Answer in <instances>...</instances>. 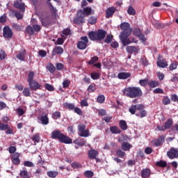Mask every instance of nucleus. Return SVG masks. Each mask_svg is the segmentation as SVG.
<instances>
[{
    "instance_id": "nucleus-57",
    "label": "nucleus",
    "mask_w": 178,
    "mask_h": 178,
    "mask_svg": "<svg viewBox=\"0 0 178 178\" xmlns=\"http://www.w3.org/2000/svg\"><path fill=\"white\" fill-rule=\"evenodd\" d=\"M9 127H10L9 124L0 122V130L1 131L8 130V129H9Z\"/></svg>"
},
{
    "instance_id": "nucleus-45",
    "label": "nucleus",
    "mask_w": 178,
    "mask_h": 178,
    "mask_svg": "<svg viewBox=\"0 0 178 178\" xmlns=\"http://www.w3.org/2000/svg\"><path fill=\"white\" fill-rule=\"evenodd\" d=\"M71 167L73 169H81V168H83V165L79 162H73L71 164Z\"/></svg>"
},
{
    "instance_id": "nucleus-48",
    "label": "nucleus",
    "mask_w": 178,
    "mask_h": 178,
    "mask_svg": "<svg viewBox=\"0 0 178 178\" xmlns=\"http://www.w3.org/2000/svg\"><path fill=\"white\" fill-rule=\"evenodd\" d=\"M99 58L98 56H95L91 58V59L88 62V65H94V63H97L98 62Z\"/></svg>"
},
{
    "instance_id": "nucleus-7",
    "label": "nucleus",
    "mask_w": 178,
    "mask_h": 178,
    "mask_svg": "<svg viewBox=\"0 0 178 178\" xmlns=\"http://www.w3.org/2000/svg\"><path fill=\"white\" fill-rule=\"evenodd\" d=\"M86 17L84 16V13L83 11H78L76 12V16L74 18V23L75 24H84L86 23Z\"/></svg>"
},
{
    "instance_id": "nucleus-47",
    "label": "nucleus",
    "mask_w": 178,
    "mask_h": 178,
    "mask_svg": "<svg viewBox=\"0 0 178 178\" xmlns=\"http://www.w3.org/2000/svg\"><path fill=\"white\" fill-rule=\"evenodd\" d=\"M112 41H113V35H107L106 38L104 39V42H106V44H111Z\"/></svg>"
},
{
    "instance_id": "nucleus-60",
    "label": "nucleus",
    "mask_w": 178,
    "mask_h": 178,
    "mask_svg": "<svg viewBox=\"0 0 178 178\" xmlns=\"http://www.w3.org/2000/svg\"><path fill=\"white\" fill-rule=\"evenodd\" d=\"M44 87H45L46 90H47V91H55V88H54L52 86V85H51L49 83H46L44 85Z\"/></svg>"
},
{
    "instance_id": "nucleus-64",
    "label": "nucleus",
    "mask_w": 178,
    "mask_h": 178,
    "mask_svg": "<svg viewBox=\"0 0 178 178\" xmlns=\"http://www.w3.org/2000/svg\"><path fill=\"white\" fill-rule=\"evenodd\" d=\"M24 166H27L28 168H34V163L31 161H24Z\"/></svg>"
},
{
    "instance_id": "nucleus-42",
    "label": "nucleus",
    "mask_w": 178,
    "mask_h": 178,
    "mask_svg": "<svg viewBox=\"0 0 178 178\" xmlns=\"http://www.w3.org/2000/svg\"><path fill=\"white\" fill-rule=\"evenodd\" d=\"M32 141L34 142V145H37V143H40V134H35L32 138H31Z\"/></svg>"
},
{
    "instance_id": "nucleus-39",
    "label": "nucleus",
    "mask_w": 178,
    "mask_h": 178,
    "mask_svg": "<svg viewBox=\"0 0 178 178\" xmlns=\"http://www.w3.org/2000/svg\"><path fill=\"white\" fill-rule=\"evenodd\" d=\"M19 176L22 178H29L30 175L29 174V172L26 170H21L19 172Z\"/></svg>"
},
{
    "instance_id": "nucleus-17",
    "label": "nucleus",
    "mask_w": 178,
    "mask_h": 178,
    "mask_svg": "<svg viewBox=\"0 0 178 178\" xmlns=\"http://www.w3.org/2000/svg\"><path fill=\"white\" fill-rule=\"evenodd\" d=\"M40 20L43 27H48V26H51V18H49V16L41 17H40Z\"/></svg>"
},
{
    "instance_id": "nucleus-41",
    "label": "nucleus",
    "mask_w": 178,
    "mask_h": 178,
    "mask_svg": "<svg viewBox=\"0 0 178 178\" xmlns=\"http://www.w3.org/2000/svg\"><path fill=\"white\" fill-rule=\"evenodd\" d=\"M115 155L118 158H124V156H126V152H123L122 149H118L115 152Z\"/></svg>"
},
{
    "instance_id": "nucleus-27",
    "label": "nucleus",
    "mask_w": 178,
    "mask_h": 178,
    "mask_svg": "<svg viewBox=\"0 0 178 178\" xmlns=\"http://www.w3.org/2000/svg\"><path fill=\"white\" fill-rule=\"evenodd\" d=\"M133 145L128 142H123L121 145V149L122 151H130Z\"/></svg>"
},
{
    "instance_id": "nucleus-14",
    "label": "nucleus",
    "mask_w": 178,
    "mask_h": 178,
    "mask_svg": "<svg viewBox=\"0 0 178 178\" xmlns=\"http://www.w3.org/2000/svg\"><path fill=\"white\" fill-rule=\"evenodd\" d=\"M3 37L4 38H12L13 37V31H12V29H10V27L6 26H4L3 29Z\"/></svg>"
},
{
    "instance_id": "nucleus-20",
    "label": "nucleus",
    "mask_w": 178,
    "mask_h": 178,
    "mask_svg": "<svg viewBox=\"0 0 178 178\" xmlns=\"http://www.w3.org/2000/svg\"><path fill=\"white\" fill-rule=\"evenodd\" d=\"M151 169L148 168H143L140 172V176L142 178H149L151 177Z\"/></svg>"
},
{
    "instance_id": "nucleus-62",
    "label": "nucleus",
    "mask_w": 178,
    "mask_h": 178,
    "mask_svg": "<svg viewBox=\"0 0 178 178\" xmlns=\"http://www.w3.org/2000/svg\"><path fill=\"white\" fill-rule=\"evenodd\" d=\"M6 20H7V17L6 14L0 17V23L1 24H5L6 23Z\"/></svg>"
},
{
    "instance_id": "nucleus-2",
    "label": "nucleus",
    "mask_w": 178,
    "mask_h": 178,
    "mask_svg": "<svg viewBox=\"0 0 178 178\" xmlns=\"http://www.w3.org/2000/svg\"><path fill=\"white\" fill-rule=\"evenodd\" d=\"M145 109V106L143 104H134L129 108V112L131 115H136L138 118H145L147 116V111Z\"/></svg>"
},
{
    "instance_id": "nucleus-16",
    "label": "nucleus",
    "mask_w": 178,
    "mask_h": 178,
    "mask_svg": "<svg viewBox=\"0 0 178 178\" xmlns=\"http://www.w3.org/2000/svg\"><path fill=\"white\" fill-rule=\"evenodd\" d=\"M165 142V136H160L158 138L154 139L152 141V144L154 145V147H161Z\"/></svg>"
},
{
    "instance_id": "nucleus-31",
    "label": "nucleus",
    "mask_w": 178,
    "mask_h": 178,
    "mask_svg": "<svg viewBox=\"0 0 178 178\" xmlns=\"http://www.w3.org/2000/svg\"><path fill=\"white\" fill-rule=\"evenodd\" d=\"M16 58L17 59H19V60H24V59H26V50L19 51L17 54Z\"/></svg>"
},
{
    "instance_id": "nucleus-32",
    "label": "nucleus",
    "mask_w": 178,
    "mask_h": 178,
    "mask_svg": "<svg viewBox=\"0 0 178 178\" xmlns=\"http://www.w3.org/2000/svg\"><path fill=\"white\" fill-rule=\"evenodd\" d=\"M165 129L166 130H169V129H172L173 126V119L169 118L165 123H164Z\"/></svg>"
},
{
    "instance_id": "nucleus-12",
    "label": "nucleus",
    "mask_w": 178,
    "mask_h": 178,
    "mask_svg": "<svg viewBox=\"0 0 178 178\" xmlns=\"http://www.w3.org/2000/svg\"><path fill=\"white\" fill-rule=\"evenodd\" d=\"M38 120H39L43 126H47V124H49V118L47 113H42L40 117H38Z\"/></svg>"
},
{
    "instance_id": "nucleus-35",
    "label": "nucleus",
    "mask_w": 178,
    "mask_h": 178,
    "mask_svg": "<svg viewBox=\"0 0 178 178\" xmlns=\"http://www.w3.org/2000/svg\"><path fill=\"white\" fill-rule=\"evenodd\" d=\"M47 69L50 73H55V70H56L55 65L51 63L47 64Z\"/></svg>"
},
{
    "instance_id": "nucleus-44",
    "label": "nucleus",
    "mask_w": 178,
    "mask_h": 178,
    "mask_svg": "<svg viewBox=\"0 0 178 178\" xmlns=\"http://www.w3.org/2000/svg\"><path fill=\"white\" fill-rule=\"evenodd\" d=\"M149 86L151 88H155V87L159 86V82L156 81H149Z\"/></svg>"
},
{
    "instance_id": "nucleus-30",
    "label": "nucleus",
    "mask_w": 178,
    "mask_h": 178,
    "mask_svg": "<svg viewBox=\"0 0 178 178\" xmlns=\"http://www.w3.org/2000/svg\"><path fill=\"white\" fill-rule=\"evenodd\" d=\"M110 131L112 133V134H120L122 133V130H120L118 126L111 127Z\"/></svg>"
},
{
    "instance_id": "nucleus-22",
    "label": "nucleus",
    "mask_w": 178,
    "mask_h": 178,
    "mask_svg": "<svg viewBox=\"0 0 178 178\" xmlns=\"http://www.w3.org/2000/svg\"><path fill=\"white\" fill-rule=\"evenodd\" d=\"M88 156L89 159H97L98 156V151L95 149H90L88 152Z\"/></svg>"
},
{
    "instance_id": "nucleus-50",
    "label": "nucleus",
    "mask_w": 178,
    "mask_h": 178,
    "mask_svg": "<svg viewBox=\"0 0 178 178\" xmlns=\"http://www.w3.org/2000/svg\"><path fill=\"white\" fill-rule=\"evenodd\" d=\"M97 102L98 104H104L105 102V95H99L97 98Z\"/></svg>"
},
{
    "instance_id": "nucleus-9",
    "label": "nucleus",
    "mask_w": 178,
    "mask_h": 178,
    "mask_svg": "<svg viewBox=\"0 0 178 178\" xmlns=\"http://www.w3.org/2000/svg\"><path fill=\"white\" fill-rule=\"evenodd\" d=\"M132 33L133 35H135V37H138V40L142 41V42H145V41H147L145 35L143 33V31L140 28H134L132 29Z\"/></svg>"
},
{
    "instance_id": "nucleus-10",
    "label": "nucleus",
    "mask_w": 178,
    "mask_h": 178,
    "mask_svg": "<svg viewBox=\"0 0 178 178\" xmlns=\"http://www.w3.org/2000/svg\"><path fill=\"white\" fill-rule=\"evenodd\" d=\"M86 126L84 124H79L78 125V130L79 133L80 137H89L90 136V129H86Z\"/></svg>"
},
{
    "instance_id": "nucleus-51",
    "label": "nucleus",
    "mask_w": 178,
    "mask_h": 178,
    "mask_svg": "<svg viewBox=\"0 0 178 178\" xmlns=\"http://www.w3.org/2000/svg\"><path fill=\"white\" fill-rule=\"evenodd\" d=\"M128 15H130V16H134L136 15V10L133 6H129L127 10Z\"/></svg>"
},
{
    "instance_id": "nucleus-49",
    "label": "nucleus",
    "mask_w": 178,
    "mask_h": 178,
    "mask_svg": "<svg viewBox=\"0 0 178 178\" xmlns=\"http://www.w3.org/2000/svg\"><path fill=\"white\" fill-rule=\"evenodd\" d=\"M28 83H31V81H34V72L30 71L28 74Z\"/></svg>"
},
{
    "instance_id": "nucleus-54",
    "label": "nucleus",
    "mask_w": 178,
    "mask_h": 178,
    "mask_svg": "<svg viewBox=\"0 0 178 178\" xmlns=\"http://www.w3.org/2000/svg\"><path fill=\"white\" fill-rule=\"evenodd\" d=\"M12 27L14 28V29L17 31H22V30H23V26L16 23L13 24Z\"/></svg>"
},
{
    "instance_id": "nucleus-3",
    "label": "nucleus",
    "mask_w": 178,
    "mask_h": 178,
    "mask_svg": "<svg viewBox=\"0 0 178 178\" xmlns=\"http://www.w3.org/2000/svg\"><path fill=\"white\" fill-rule=\"evenodd\" d=\"M51 138L54 140H58L60 143L63 144H72L73 140L70 137L65 135L63 133L60 132V130H54L51 132Z\"/></svg>"
},
{
    "instance_id": "nucleus-28",
    "label": "nucleus",
    "mask_w": 178,
    "mask_h": 178,
    "mask_svg": "<svg viewBox=\"0 0 178 178\" xmlns=\"http://www.w3.org/2000/svg\"><path fill=\"white\" fill-rule=\"evenodd\" d=\"M156 63L159 67L165 68V67H167L168 66V62H166V60L164 59L158 58Z\"/></svg>"
},
{
    "instance_id": "nucleus-11",
    "label": "nucleus",
    "mask_w": 178,
    "mask_h": 178,
    "mask_svg": "<svg viewBox=\"0 0 178 178\" xmlns=\"http://www.w3.org/2000/svg\"><path fill=\"white\" fill-rule=\"evenodd\" d=\"M80 41L77 43L78 49L83 50L86 49L88 47L87 44L88 43V38L87 36H83L81 38Z\"/></svg>"
},
{
    "instance_id": "nucleus-52",
    "label": "nucleus",
    "mask_w": 178,
    "mask_h": 178,
    "mask_svg": "<svg viewBox=\"0 0 178 178\" xmlns=\"http://www.w3.org/2000/svg\"><path fill=\"white\" fill-rule=\"evenodd\" d=\"M177 65H178V63L177 61L172 62L169 66L170 70L171 71L176 70L177 69Z\"/></svg>"
},
{
    "instance_id": "nucleus-1",
    "label": "nucleus",
    "mask_w": 178,
    "mask_h": 178,
    "mask_svg": "<svg viewBox=\"0 0 178 178\" xmlns=\"http://www.w3.org/2000/svg\"><path fill=\"white\" fill-rule=\"evenodd\" d=\"M123 95L128 98H140L143 96V90L140 87L130 86L124 89Z\"/></svg>"
},
{
    "instance_id": "nucleus-15",
    "label": "nucleus",
    "mask_w": 178,
    "mask_h": 178,
    "mask_svg": "<svg viewBox=\"0 0 178 178\" xmlns=\"http://www.w3.org/2000/svg\"><path fill=\"white\" fill-rule=\"evenodd\" d=\"M79 11H81L83 13L85 17H88V16H91V15H94L95 13V10H92L91 7H84L82 10L80 9Z\"/></svg>"
},
{
    "instance_id": "nucleus-8",
    "label": "nucleus",
    "mask_w": 178,
    "mask_h": 178,
    "mask_svg": "<svg viewBox=\"0 0 178 178\" xmlns=\"http://www.w3.org/2000/svg\"><path fill=\"white\" fill-rule=\"evenodd\" d=\"M130 35L125 36L124 38H122V39H120L121 41V43L124 47H127V45H130V44H137L138 42V40L134 37H131L130 39L129 38Z\"/></svg>"
},
{
    "instance_id": "nucleus-59",
    "label": "nucleus",
    "mask_w": 178,
    "mask_h": 178,
    "mask_svg": "<svg viewBox=\"0 0 178 178\" xmlns=\"http://www.w3.org/2000/svg\"><path fill=\"white\" fill-rule=\"evenodd\" d=\"M163 105H169L170 104V99H169V97H163Z\"/></svg>"
},
{
    "instance_id": "nucleus-26",
    "label": "nucleus",
    "mask_w": 178,
    "mask_h": 178,
    "mask_svg": "<svg viewBox=\"0 0 178 178\" xmlns=\"http://www.w3.org/2000/svg\"><path fill=\"white\" fill-rule=\"evenodd\" d=\"M126 51L128 54H137V52H138V48L136 46H127Z\"/></svg>"
},
{
    "instance_id": "nucleus-24",
    "label": "nucleus",
    "mask_w": 178,
    "mask_h": 178,
    "mask_svg": "<svg viewBox=\"0 0 178 178\" xmlns=\"http://www.w3.org/2000/svg\"><path fill=\"white\" fill-rule=\"evenodd\" d=\"M14 8L19 9V10H22V12H24V10H26L24 3L19 2V1H15L14 2Z\"/></svg>"
},
{
    "instance_id": "nucleus-21",
    "label": "nucleus",
    "mask_w": 178,
    "mask_h": 178,
    "mask_svg": "<svg viewBox=\"0 0 178 178\" xmlns=\"http://www.w3.org/2000/svg\"><path fill=\"white\" fill-rule=\"evenodd\" d=\"M62 54H63V48L60 46L55 47L52 51V55L54 56L56 55H62Z\"/></svg>"
},
{
    "instance_id": "nucleus-55",
    "label": "nucleus",
    "mask_w": 178,
    "mask_h": 178,
    "mask_svg": "<svg viewBox=\"0 0 178 178\" xmlns=\"http://www.w3.org/2000/svg\"><path fill=\"white\" fill-rule=\"evenodd\" d=\"M85 177L91 178L94 176V172L91 170H86L83 173Z\"/></svg>"
},
{
    "instance_id": "nucleus-56",
    "label": "nucleus",
    "mask_w": 178,
    "mask_h": 178,
    "mask_svg": "<svg viewBox=\"0 0 178 178\" xmlns=\"http://www.w3.org/2000/svg\"><path fill=\"white\" fill-rule=\"evenodd\" d=\"M95 90H97V88H95V85H92V84H90L87 88L88 92H90V93L94 92Z\"/></svg>"
},
{
    "instance_id": "nucleus-58",
    "label": "nucleus",
    "mask_w": 178,
    "mask_h": 178,
    "mask_svg": "<svg viewBox=\"0 0 178 178\" xmlns=\"http://www.w3.org/2000/svg\"><path fill=\"white\" fill-rule=\"evenodd\" d=\"M22 94L24 97H30V88H25L23 90Z\"/></svg>"
},
{
    "instance_id": "nucleus-34",
    "label": "nucleus",
    "mask_w": 178,
    "mask_h": 178,
    "mask_svg": "<svg viewBox=\"0 0 178 178\" xmlns=\"http://www.w3.org/2000/svg\"><path fill=\"white\" fill-rule=\"evenodd\" d=\"M119 126H120V128L121 129V130H123V131L126 130L128 128L127 122H126L123 120H120Z\"/></svg>"
},
{
    "instance_id": "nucleus-6",
    "label": "nucleus",
    "mask_w": 178,
    "mask_h": 178,
    "mask_svg": "<svg viewBox=\"0 0 178 178\" xmlns=\"http://www.w3.org/2000/svg\"><path fill=\"white\" fill-rule=\"evenodd\" d=\"M25 31L29 35H34V33H40L41 31V26L39 24H33L27 26Z\"/></svg>"
},
{
    "instance_id": "nucleus-61",
    "label": "nucleus",
    "mask_w": 178,
    "mask_h": 178,
    "mask_svg": "<svg viewBox=\"0 0 178 178\" xmlns=\"http://www.w3.org/2000/svg\"><path fill=\"white\" fill-rule=\"evenodd\" d=\"M7 55L5 52V50L0 49V59L1 60H3L5 58H6Z\"/></svg>"
},
{
    "instance_id": "nucleus-46",
    "label": "nucleus",
    "mask_w": 178,
    "mask_h": 178,
    "mask_svg": "<svg viewBox=\"0 0 178 178\" xmlns=\"http://www.w3.org/2000/svg\"><path fill=\"white\" fill-rule=\"evenodd\" d=\"M90 76H91V79H92V80H98V79H99V77H101V73L92 72L90 74Z\"/></svg>"
},
{
    "instance_id": "nucleus-29",
    "label": "nucleus",
    "mask_w": 178,
    "mask_h": 178,
    "mask_svg": "<svg viewBox=\"0 0 178 178\" xmlns=\"http://www.w3.org/2000/svg\"><path fill=\"white\" fill-rule=\"evenodd\" d=\"M74 144H76L79 147H83L87 143V140L85 139H76L73 141Z\"/></svg>"
},
{
    "instance_id": "nucleus-38",
    "label": "nucleus",
    "mask_w": 178,
    "mask_h": 178,
    "mask_svg": "<svg viewBox=\"0 0 178 178\" xmlns=\"http://www.w3.org/2000/svg\"><path fill=\"white\" fill-rule=\"evenodd\" d=\"M97 17H95V16H90L88 19V23L92 26V25H94V24H95L97 23Z\"/></svg>"
},
{
    "instance_id": "nucleus-33",
    "label": "nucleus",
    "mask_w": 178,
    "mask_h": 178,
    "mask_svg": "<svg viewBox=\"0 0 178 178\" xmlns=\"http://www.w3.org/2000/svg\"><path fill=\"white\" fill-rule=\"evenodd\" d=\"M64 108H66L68 111H74V108H76L74 106V104L73 103H64L63 104Z\"/></svg>"
},
{
    "instance_id": "nucleus-18",
    "label": "nucleus",
    "mask_w": 178,
    "mask_h": 178,
    "mask_svg": "<svg viewBox=\"0 0 178 178\" xmlns=\"http://www.w3.org/2000/svg\"><path fill=\"white\" fill-rule=\"evenodd\" d=\"M115 12H116V8L112 6L109 7L106 10V18L109 19L113 16L115 14Z\"/></svg>"
},
{
    "instance_id": "nucleus-23",
    "label": "nucleus",
    "mask_w": 178,
    "mask_h": 178,
    "mask_svg": "<svg viewBox=\"0 0 178 178\" xmlns=\"http://www.w3.org/2000/svg\"><path fill=\"white\" fill-rule=\"evenodd\" d=\"M131 76V74L130 72H120L118 74V78L120 80H126Z\"/></svg>"
},
{
    "instance_id": "nucleus-13",
    "label": "nucleus",
    "mask_w": 178,
    "mask_h": 178,
    "mask_svg": "<svg viewBox=\"0 0 178 178\" xmlns=\"http://www.w3.org/2000/svg\"><path fill=\"white\" fill-rule=\"evenodd\" d=\"M167 156L169 159H177L178 158V149L171 147L169 151L167 152Z\"/></svg>"
},
{
    "instance_id": "nucleus-53",
    "label": "nucleus",
    "mask_w": 178,
    "mask_h": 178,
    "mask_svg": "<svg viewBox=\"0 0 178 178\" xmlns=\"http://www.w3.org/2000/svg\"><path fill=\"white\" fill-rule=\"evenodd\" d=\"M149 81L148 79H141L139 81V84L142 87H145V86H149Z\"/></svg>"
},
{
    "instance_id": "nucleus-19",
    "label": "nucleus",
    "mask_w": 178,
    "mask_h": 178,
    "mask_svg": "<svg viewBox=\"0 0 178 178\" xmlns=\"http://www.w3.org/2000/svg\"><path fill=\"white\" fill-rule=\"evenodd\" d=\"M29 84L31 90L33 91H37V90H40V88H41V85H40L37 81H32L31 82H29Z\"/></svg>"
},
{
    "instance_id": "nucleus-40",
    "label": "nucleus",
    "mask_w": 178,
    "mask_h": 178,
    "mask_svg": "<svg viewBox=\"0 0 178 178\" xmlns=\"http://www.w3.org/2000/svg\"><path fill=\"white\" fill-rule=\"evenodd\" d=\"M51 118L54 120H58V119H60L61 114L59 111H55L51 114Z\"/></svg>"
},
{
    "instance_id": "nucleus-43",
    "label": "nucleus",
    "mask_w": 178,
    "mask_h": 178,
    "mask_svg": "<svg viewBox=\"0 0 178 178\" xmlns=\"http://www.w3.org/2000/svg\"><path fill=\"white\" fill-rule=\"evenodd\" d=\"M156 165L159 166V168H166L168 166V162L165 161H160L156 163Z\"/></svg>"
},
{
    "instance_id": "nucleus-25",
    "label": "nucleus",
    "mask_w": 178,
    "mask_h": 178,
    "mask_svg": "<svg viewBox=\"0 0 178 178\" xmlns=\"http://www.w3.org/2000/svg\"><path fill=\"white\" fill-rule=\"evenodd\" d=\"M20 153H15L13 154L12 159V162L14 165H20Z\"/></svg>"
},
{
    "instance_id": "nucleus-4",
    "label": "nucleus",
    "mask_w": 178,
    "mask_h": 178,
    "mask_svg": "<svg viewBox=\"0 0 178 178\" xmlns=\"http://www.w3.org/2000/svg\"><path fill=\"white\" fill-rule=\"evenodd\" d=\"M107 32L104 29H98L97 31H90L88 35L90 41H102L106 37Z\"/></svg>"
},
{
    "instance_id": "nucleus-36",
    "label": "nucleus",
    "mask_w": 178,
    "mask_h": 178,
    "mask_svg": "<svg viewBox=\"0 0 178 178\" xmlns=\"http://www.w3.org/2000/svg\"><path fill=\"white\" fill-rule=\"evenodd\" d=\"M49 10L51 13L54 15V16H56V13L58 12V10L56 9V8L54 7V6L52 5V3L49 2Z\"/></svg>"
},
{
    "instance_id": "nucleus-37",
    "label": "nucleus",
    "mask_w": 178,
    "mask_h": 178,
    "mask_svg": "<svg viewBox=\"0 0 178 178\" xmlns=\"http://www.w3.org/2000/svg\"><path fill=\"white\" fill-rule=\"evenodd\" d=\"M47 175L49 177L51 178H55L56 177V176H58L59 175V172L58 171H47Z\"/></svg>"
},
{
    "instance_id": "nucleus-63",
    "label": "nucleus",
    "mask_w": 178,
    "mask_h": 178,
    "mask_svg": "<svg viewBox=\"0 0 178 178\" xmlns=\"http://www.w3.org/2000/svg\"><path fill=\"white\" fill-rule=\"evenodd\" d=\"M99 116H106V110L102 108L97 110Z\"/></svg>"
},
{
    "instance_id": "nucleus-5",
    "label": "nucleus",
    "mask_w": 178,
    "mask_h": 178,
    "mask_svg": "<svg viewBox=\"0 0 178 178\" xmlns=\"http://www.w3.org/2000/svg\"><path fill=\"white\" fill-rule=\"evenodd\" d=\"M120 29L122 31L120 34V40L127 37L128 35H131L133 33V28L130 27V24L128 22H123L120 25Z\"/></svg>"
}]
</instances>
